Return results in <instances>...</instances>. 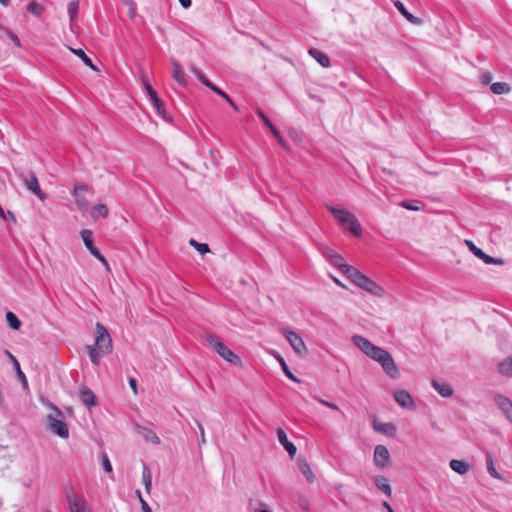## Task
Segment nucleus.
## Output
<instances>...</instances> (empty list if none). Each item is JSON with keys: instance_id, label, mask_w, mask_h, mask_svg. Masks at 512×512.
Instances as JSON below:
<instances>
[{"instance_id": "obj_48", "label": "nucleus", "mask_w": 512, "mask_h": 512, "mask_svg": "<svg viewBox=\"0 0 512 512\" xmlns=\"http://www.w3.org/2000/svg\"><path fill=\"white\" fill-rule=\"evenodd\" d=\"M256 113L267 128L272 125L271 121L265 116V114L260 109H257Z\"/></svg>"}, {"instance_id": "obj_44", "label": "nucleus", "mask_w": 512, "mask_h": 512, "mask_svg": "<svg viewBox=\"0 0 512 512\" xmlns=\"http://www.w3.org/2000/svg\"><path fill=\"white\" fill-rule=\"evenodd\" d=\"M213 92L221 96L229 105H233V100L221 89H219L217 86H213L211 89Z\"/></svg>"}, {"instance_id": "obj_25", "label": "nucleus", "mask_w": 512, "mask_h": 512, "mask_svg": "<svg viewBox=\"0 0 512 512\" xmlns=\"http://www.w3.org/2000/svg\"><path fill=\"white\" fill-rule=\"evenodd\" d=\"M486 466H487V471L491 477H493L495 479L506 481V479L496 470L495 464H494V459L491 455H487V457H486Z\"/></svg>"}, {"instance_id": "obj_21", "label": "nucleus", "mask_w": 512, "mask_h": 512, "mask_svg": "<svg viewBox=\"0 0 512 512\" xmlns=\"http://www.w3.org/2000/svg\"><path fill=\"white\" fill-rule=\"evenodd\" d=\"M308 53L322 66V67H329L330 66V60L327 54L324 52L316 49L311 48L309 49Z\"/></svg>"}, {"instance_id": "obj_12", "label": "nucleus", "mask_w": 512, "mask_h": 512, "mask_svg": "<svg viewBox=\"0 0 512 512\" xmlns=\"http://www.w3.org/2000/svg\"><path fill=\"white\" fill-rule=\"evenodd\" d=\"M494 400L505 418L512 423V401L502 395H496Z\"/></svg>"}, {"instance_id": "obj_33", "label": "nucleus", "mask_w": 512, "mask_h": 512, "mask_svg": "<svg viewBox=\"0 0 512 512\" xmlns=\"http://www.w3.org/2000/svg\"><path fill=\"white\" fill-rule=\"evenodd\" d=\"M478 258L481 259L485 264L503 265L505 263L504 259L494 258V257L486 254L484 251H482V255L479 256Z\"/></svg>"}, {"instance_id": "obj_1", "label": "nucleus", "mask_w": 512, "mask_h": 512, "mask_svg": "<svg viewBox=\"0 0 512 512\" xmlns=\"http://www.w3.org/2000/svg\"><path fill=\"white\" fill-rule=\"evenodd\" d=\"M354 345H356L366 356L378 362L386 374L392 379H396L398 377L399 370L388 351L372 344L368 339L358 335H354Z\"/></svg>"}, {"instance_id": "obj_34", "label": "nucleus", "mask_w": 512, "mask_h": 512, "mask_svg": "<svg viewBox=\"0 0 512 512\" xmlns=\"http://www.w3.org/2000/svg\"><path fill=\"white\" fill-rule=\"evenodd\" d=\"M27 11L35 16H41V14L44 11V8L38 2L31 1L27 6Z\"/></svg>"}, {"instance_id": "obj_19", "label": "nucleus", "mask_w": 512, "mask_h": 512, "mask_svg": "<svg viewBox=\"0 0 512 512\" xmlns=\"http://www.w3.org/2000/svg\"><path fill=\"white\" fill-rule=\"evenodd\" d=\"M449 467L456 473L460 474V475H465L467 474L470 469H471V466L469 463H467L466 461H463V460H457V459H453L449 462Z\"/></svg>"}, {"instance_id": "obj_3", "label": "nucleus", "mask_w": 512, "mask_h": 512, "mask_svg": "<svg viewBox=\"0 0 512 512\" xmlns=\"http://www.w3.org/2000/svg\"><path fill=\"white\" fill-rule=\"evenodd\" d=\"M44 404L50 410V412L46 416V425L48 429L61 438H68L69 429L64 421L63 412L49 401H45Z\"/></svg>"}, {"instance_id": "obj_43", "label": "nucleus", "mask_w": 512, "mask_h": 512, "mask_svg": "<svg viewBox=\"0 0 512 512\" xmlns=\"http://www.w3.org/2000/svg\"><path fill=\"white\" fill-rule=\"evenodd\" d=\"M10 358L13 360V362H14V364H15V366H16L19 381H21V382H22V384H27L26 376H25V374L21 371V369H20V365H19V363H18L17 359H16L13 355H11V354H10Z\"/></svg>"}, {"instance_id": "obj_64", "label": "nucleus", "mask_w": 512, "mask_h": 512, "mask_svg": "<svg viewBox=\"0 0 512 512\" xmlns=\"http://www.w3.org/2000/svg\"><path fill=\"white\" fill-rule=\"evenodd\" d=\"M0 3H1L3 6L7 7V6L9 5V0H0Z\"/></svg>"}, {"instance_id": "obj_57", "label": "nucleus", "mask_w": 512, "mask_h": 512, "mask_svg": "<svg viewBox=\"0 0 512 512\" xmlns=\"http://www.w3.org/2000/svg\"><path fill=\"white\" fill-rule=\"evenodd\" d=\"M430 426L436 432H443L442 429L439 427V425L437 424L436 421H431L430 422Z\"/></svg>"}, {"instance_id": "obj_54", "label": "nucleus", "mask_w": 512, "mask_h": 512, "mask_svg": "<svg viewBox=\"0 0 512 512\" xmlns=\"http://www.w3.org/2000/svg\"><path fill=\"white\" fill-rule=\"evenodd\" d=\"M129 16L133 18L135 16L136 7L132 0H129Z\"/></svg>"}, {"instance_id": "obj_40", "label": "nucleus", "mask_w": 512, "mask_h": 512, "mask_svg": "<svg viewBox=\"0 0 512 512\" xmlns=\"http://www.w3.org/2000/svg\"><path fill=\"white\" fill-rule=\"evenodd\" d=\"M192 71L196 74V76L198 77V79L208 88L212 89V87L214 86V84L209 80L207 79V77L202 74L200 71H198L196 68H192Z\"/></svg>"}, {"instance_id": "obj_24", "label": "nucleus", "mask_w": 512, "mask_h": 512, "mask_svg": "<svg viewBox=\"0 0 512 512\" xmlns=\"http://www.w3.org/2000/svg\"><path fill=\"white\" fill-rule=\"evenodd\" d=\"M394 6L397 8V10L411 23L417 24L420 22V20L412 15L404 6V4L397 0L394 2Z\"/></svg>"}, {"instance_id": "obj_37", "label": "nucleus", "mask_w": 512, "mask_h": 512, "mask_svg": "<svg viewBox=\"0 0 512 512\" xmlns=\"http://www.w3.org/2000/svg\"><path fill=\"white\" fill-rule=\"evenodd\" d=\"M140 78H141V82H142V84H143V86H144L148 96H150L152 93L156 92L152 88V86L150 85V83H149V81L147 79V76H146V74L143 71H141V73H140Z\"/></svg>"}, {"instance_id": "obj_23", "label": "nucleus", "mask_w": 512, "mask_h": 512, "mask_svg": "<svg viewBox=\"0 0 512 512\" xmlns=\"http://www.w3.org/2000/svg\"><path fill=\"white\" fill-rule=\"evenodd\" d=\"M150 101L152 103V106L156 110L157 114L160 115L163 119H168L166 116L164 104L162 100L158 97L157 93H152L150 96Z\"/></svg>"}, {"instance_id": "obj_50", "label": "nucleus", "mask_w": 512, "mask_h": 512, "mask_svg": "<svg viewBox=\"0 0 512 512\" xmlns=\"http://www.w3.org/2000/svg\"><path fill=\"white\" fill-rule=\"evenodd\" d=\"M492 80V75L489 73V72H486L484 73L482 76H481V83L483 85H487L491 82Z\"/></svg>"}, {"instance_id": "obj_61", "label": "nucleus", "mask_w": 512, "mask_h": 512, "mask_svg": "<svg viewBox=\"0 0 512 512\" xmlns=\"http://www.w3.org/2000/svg\"><path fill=\"white\" fill-rule=\"evenodd\" d=\"M320 402H321L322 404H324V405H326V406H328V407L332 408V409H337V407H336L334 404L330 403V402H326V401H323V400H321Z\"/></svg>"}, {"instance_id": "obj_22", "label": "nucleus", "mask_w": 512, "mask_h": 512, "mask_svg": "<svg viewBox=\"0 0 512 512\" xmlns=\"http://www.w3.org/2000/svg\"><path fill=\"white\" fill-rule=\"evenodd\" d=\"M375 485L380 491H382L388 497H391V494H392L391 485L389 483V480L385 476H382V475L377 476L375 478Z\"/></svg>"}, {"instance_id": "obj_17", "label": "nucleus", "mask_w": 512, "mask_h": 512, "mask_svg": "<svg viewBox=\"0 0 512 512\" xmlns=\"http://www.w3.org/2000/svg\"><path fill=\"white\" fill-rule=\"evenodd\" d=\"M373 428L376 432L382 433L389 437H393L396 433V427L392 423L374 421Z\"/></svg>"}, {"instance_id": "obj_41", "label": "nucleus", "mask_w": 512, "mask_h": 512, "mask_svg": "<svg viewBox=\"0 0 512 512\" xmlns=\"http://www.w3.org/2000/svg\"><path fill=\"white\" fill-rule=\"evenodd\" d=\"M101 464L106 473L112 472V465L110 463L108 455L105 452H103L101 455Z\"/></svg>"}, {"instance_id": "obj_5", "label": "nucleus", "mask_w": 512, "mask_h": 512, "mask_svg": "<svg viewBox=\"0 0 512 512\" xmlns=\"http://www.w3.org/2000/svg\"><path fill=\"white\" fill-rule=\"evenodd\" d=\"M207 341L214 351L227 362L233 365H240V357L237 356L232 350H230L224 343L213 336H208Z\"/></svg>"}, {"instance_id": "obj_28", "label": "nucleus", "mask_w": 512, "mask_h": 512, "mask_svg": "<svg viewBox=\"0 0 512 512\" xmlns=\"http://www.w3.org/2000/svg\"><path fill=\"white\" fill-rule=\"evenodd\" d=\"M499 372L508 377H512V355L499 363Z\"/></svg>"}, {"instance_id": "obj_32", "label": "nucleus", "mask_w": 512, "mask_h": 512, "mask_svg": "<svg viewBox=\"0 0 512 512\" xmlns=\"http://www.w3.org/2000/svg\"><path fill=\"white\" fill-rule=\"evenodd\" d=\"M6 320L8 325L14 329L18 330L21 327V321L18 319V317L11 311L6 313Z\"/></svg>"}, {"instance_id": "obj_16", "label": "nucleus", "mask_w": 512, "mask_h": 512, "mask_svg": "<svg viewBox=\"0 0 512 512\" xmlns=\"http://www.w3.org/2000/svg\"><path fill=\"white\" fill-rule=\"evenodd\" d=\"M81 238L86 246V248L89 250V252L94 255H99L98 248L95 247L94 241H93V233L91 230L84 229L81 231Z\"/></svg>"}, {"instance_id": "obj_2", "label": "nucleus", "mask_w": 512, "mask_h": 512, "mask_svg": "<svg viewBox=\"0 0 512 512\" xmlns=\"http://www.w3.org/2000/svg\"><path fill=\"white\" fill-rule=\"evenodd\" d=\"M112 349V339L107 329L101 323H97L95 343L92 346H87L91 362L94 365H99L100 358L110 353Z\"/></svg>"}, {"instance_id": "obj_7", "label": "nucleus", "mask_w": 512, "mask_h": 512, "mask_svg": "<svg viewBox=\"0 0 512 512\" xmlns=\"http://www.w3.org/2000/svg\"><path fill=\"white\" fill-rule=\"evenodd\" d=\"M324 253L331 265L338 268L339 271L342 272L343 275H346L348 279H351V267L344 261L340 254L329 248H327Z\"/></svg>"}, {"instance_id": "obj_55", "label": "nucleus", "mask_w": 512, "mask_h": 512, "mask_svg": "<svg viewBox=\"0 0 512 512\" xmlns=\"http://www.w3.org/2000/svg\"><path fill=\"white\" fill-rule=\"evenodd\" d=\"M184 9H188L192 5V0H178Z\"/></svg>"}, {"instance_id": "obj_46", "label": "nucleus", "mask_w": 512, "mask_h": 512, "mask_svg": "<svg viewBox=\"0 0 512 512\" xmlns=\"http://www.w3.org/2000/svg\"><path fill=\"white\" fill-rule=\"evenodd\" d=\"M6 35L15 43L16 46L20 47L21 43L16 34H14L11 30L5 29Z\"/></svg>"}, {"instance_id": "obj_15", "label": "nucleus", "mask_w": 512, "mask_h": 512, "mask_svg": "<svg viewBox=\"0 0 512 512\" xmlns=\"http://www.w3.org/2000/svg\"><path fill=\"white\" fill-rule=\"evenodd\" d=\"M171 64L173 67L172 78L175 81H177L179 85L185 87L187 85V79H186V74L183 71L182 67L174 58H171Z\"/></svg>"}, {"instance_id": "obj_45", "label": "nucleus", "mask_w": 512, "mask_h": 512, "mask_svg": "<svg viewBox=\"0 0 512 512\" xmlns=\"http://www.w3.org/2000/svg\"><path fill=\"white\" fill-rule=\"evenodd\" d=\"M87 190H88V186L86 184H83V183L77 184L74 187L73 196L78 197L81 193L86 192Z\"/></svg>"}, {"instance_id": "obj_6", "label": "nucleus", "mask_w": 512, "mask_h": 512, "mask_svg": "<svg viewBox=\"0 0 512 512\" xmlns=\"http://www.w3.org/2000/svg\"><path fill=\"white\" fill-rule=\"evenodd\" d=\"M66 501L70 512H92L84 496L75 493L73 490L66 493Z\"/></svg>"}, {"instance_id": "obj_30", "label": "nucleus", "mask_w": 512, "mask_h": 512, "mask_svg": "<svg viewBox=\"0 0 512 512\" xmlns=\"http://www.w3.org/2000/svg\"><path fill=\"white\" fill-rule=\"evenodd\" d=\"M91 216L93 219L99 217L106 218L108 216V208L105 204H99L92 208Z\"/></svg>"}, {"instance_id": "obj_29", "label": "nucleus", "mask_w": 512, "mask_h": 512, "mask_svg": "<svg viewBox=\"0 0 512 512\" xmlns=\"http://www.w3.org/2000/svg\"><path fill=\"white\" fill-rule=\"evenodd\" d=\"M490 89L494 94L497 95L506 94L511 91V87L505 82H495L491 84Z\"/></svg>"}, {"instance_id": "obj_51", "label": "nucleus", "mask_w": 512, "mask_h": 512, "mask_svg": "<svg viewBox=\"0 0 512 512\" xmlns=\"http://www.w3.org/2000/svg\"><path fill=\"white\" fill-rule=\"evenodd\" d=\"M282 366H283V369L286 373V375L294 382H298V379L290 372V370H288V367L287 365L285 364L284 361H282Z\"/></svg>"}, {"instance_id": "obj_53", "label": "nucleus", "mask_w": 512, "mask_h": 512, "mask_svg": "<svg viewBox=\"0 0 512 512\" xmlns=\"http://www.w3.org/2000/svg\"><path fill=\"white\" fill-rule=\"evenodd\" d=\"M362 233V228H361V225L359 222H357L355 219H354V237L355 236H360Z\"/></svg>"}, {"instance_id": "obj_18", "label": "nucleus", "mask_w": 512, "mask_h": 512, "mask_svg": "<svg viewBox=\"0 0 512 512\" xmlns=\"http://www.w3.org/2000/svg\"><path fill=\"white\" fill-rule=\"evenodd\" d=\"M136 431L139 435H141L147 442H150L152 444H159L160 443V439L159 437L156 435V433L154 431H152L151 429L147 428V427H143V426H139L137 425L136 426Z\"/></svg>"}, {"instance_id": "obj_39", "label": "nucleus", "mask_w": 512, "mask_h": 512, "mask_svg": "<svg viewBox=\"0 0 512 512\" xmlns=\"http://www.w3.org/2000/svg\"><path fill=\"white\" fill-rule=\"evenodd\" d=\"M401 205L405 209L411 210V211H419L421 209V206H420L421 202L420 201H411V202L404 201V202H402Z\"/></svg>"}, {"instance_id": "obj_13", "label": "nucleus", "mask_w": 512, "mask_h": 512, "mask_svg": "<svg viewBox=\"0 0 512 512\" xmlns=\"http://www.w3.org/2000/svg\"><path fill=\"white\" fill-rule=\"evenodd\" d=\"M397 403L408 410H414L416 408L415 402L412 396L405 390H398L394 394Z\"/></svg>"}, {"instance_id": "obj_9", "label": "nucleus", "mask_w": 512, "mask_h": 512, "mask_svg": "<svg viewBox=\"0 0 512 512\" xmlns=\"http://www.w3.org/2000/svg\"><path fill=\"white\" fill-rule=\"evenodd\" d=\"M18 176L24 182L29 191L35 194L41 201L45 200L46 195L41 190L38 179L33 172H30L28 175H25L23 172H21L18 174Z\"/></svg>"}, {"instance_id": "obj_36", "label": "nucleus", "mask_w": 512, "mask_h": 512, "mask_svg": "<svg viewBox=\"0 0 512 512\" xmlns=\"http://www.w3.org/2000/svg\"><path fill=\"white\" fill-rule=\"evenodd\" d=\"M190 245L193 246L198 252L201 254L208 253L210 251L209 247L205 243H198L196 240L191 239L189 241Z\"/></svg>"}, {"instance_id": "obj_31", "label": "nucleus", "mask_w": 512, "mask_h": 512, "mask_svg": "<svg viewBox=\"0 0 512 512\" xmlns=\"http://www.w3.org/2000/svg\"><path fill=\"white\" fill-rule=\"evenodd\" d=\"M299 470L305 476L308 482L312 483L314 481V474L306 461L299 462Z\"/></svg>"}, {"instance_id": "obj_35", "label": "nucleus", "mask_w": 512, "mask_h": 512, "mask_svg": "<svg viewBox=\"0 0 512 512\" xmlns=\"http://www.w3.org/2000/svg\"><path fill=\"white\" fill-rule=\"evenodd\" d=\"M79 8V1L78 0H71V2L68 4V14L70 16V20L74 21L77 16V11Z\"/></svg>"}, {"instance_id": "obj_59", "label": "nucleus", "mask_w": 512, "mask_h": 512, "mask_svg": "<svg viewBox=\"0 0 512 512\" xmlns=\"http://www.w3.org/2000/svg\"><path fill=\"white\" fill-rule=\"evenodd\" d=\"M383 507L388 511V512H394V510L392 509V507L390 506V504L388 502H383Z\"/></svg>"}, {"instance_id": "obj_52", "label": "nucleus", "mask_w": 512, "mask_h": 512, "mask_svg": "<svg viewBox=\"0 0 512 512\" xmlns=\"http://www.w3.org/2000/svg\"><path fill=\"white\" fill-rule=\"evenodd\" d=\"M94 257H96L99 261H101V263L105 266V268L110 271V266L107 262V260L105 259V257L99 252V255H94Z\"/></svg>"}, {"instance_id": "obj_14", "label": "nucleus", "mask_w": 512, "mask_h": 512, "mask_svg": "<svg viewBox=\"0 0 512 512\" xmlns=\"http://www.w3.org/2000/svg\"><path fill=\"white\" fill-rule=\"evenodd\" d=\"M277 437L280 444L284 447V449L287 451L289 456L293 458L296 455L297 448L296 446L288 440V437L283 429L277 430Z\"/></svg>"}, {"instance_id": "obj_11", "label": "nucleus", "mask_w": 512, "mask_h": 512, "mask_svg": "<svg viewBox=\"0 0 512 512\" xmlns=\"http://www.w3.org/2000/svg\"><path fill=\"white\" fill-rule=\"evenodd\" d=\"M374 464L379 468H387L391 466V458L389 450L383 446L378 445L374 449Z\"/></svg>"}, {"instance_id": "obj_27", "label": "nucleus", "mask_w": 512, "mask_h": 512, "mask_svg": "<svg viewBox=\"0 0 512 512\" xmlns=\"http://www.w3.org/2000/svg\"><path fill=\"white\" fill-rule=\"evenodd\" d=\"M142 483L145 486L147 493L151 492L152 489V474L150 469L144 464L142 470Z\"/></svg>"}, {"instance_id": "obj_56", "label": "nucleus", "mask_w": 512, "mask_h": 512, "mask_svg": "<svg viewBox=\"0 0 512 512\" xmlns=\"http://www.w3.org/2000/svg\"><path fill=\"white\" fill-rule=\"evenodd\" d=\"M269 130L272 132V134L278 139L281 137L279 131L274 127V125L272 124L271 126L268 127Z\"/></svg>"}, {"instance_id": "obj_42", "label": "nucleus", "mask_w": 512, "mask_h": 512, "mask_svg": "<svg viewBox=\"0 0 512 512\" xmlns=\"http://www.w3.org/2000/svg\"><path fill=\"white\" fill-rule=\"evenodd\" d=\"M465 245L469 248V250L478 258L482 255V249L478 248L473 241L471 240H465Z\"/></svg>"}, {"instance_id": "obj_47", "label": "nucleus", "mask_w": 512, "mask_h": 512, "mask_svg": "<svg viewBox=\"0 0 512 512\" xmlns=\"http://www.w3.org/2000/svg\"><path fill=\"white\" fill-rule=\"evenodd\" d=\"M76 204L80 210H86L87 209V201L82 198L80 195L78 197H75Z\"/></svg>"}, {"instance_id": "obj_10", "label": "nucleus", "mask_w": 512, "mask_h": 512, "mask_svg": "<svg viewBox=\"0 0 512 512\" xmlns=\"http://www.w3.org/2000/svg\"><path fill=\"white\" fill-rule=\"evenodd\" d=\"M327 208L344 229L352 232V217L349 211L330 205Z\"/></svg>"}, {"instance_id": "obj_63", "label": "nucleus", "mask_w": 512, "mask_h": 512, "mask_svg": "<svg viewBox=\"0 0 512 512\" xmlns=\"http://www.w3.org/2000/svg\"><path fill=\"white\" fill-rule=\"evenodd\" d=\"M200 428V431H201V436H200V439H201V443H205V437H204V430L201 426H199Z\"/></svg>"}, {"instance_id": "obj_49", "label": "nucleus", "mask_w": 512, "mask_h": 512, "mask_svg": "<svg viewBox=\"0 0 512 512\" xmlns=\"http://www.w3.org/2000/svg\"><path fill=\"white\" fill-rule=\"evenodd\" d=\"M140 505L142 512H152L149 504L143 499V497H140Z\"/></svg>"}, {"instance_id": "obj_62", "label": "nucleus", "mask_w": 512, "mask_h": 512, "mask_svg": "<svg viewBox=\"0 0 512 512\" xmlns=\"http://www.w3.org/2000/svg\"><path fill=\"white\" fill-rule=\"evenodd\" d=\"M277 140H278V143H279L283 148H285V149L287 148V146H286V142L283 140V138H282V137L278 138Z\"/></svg>"}, {"instance_id": "obj_8", "label": "nucleus", "mask_w": 512, "mask_h": 512, "mask_svg": "<svg viewBox=\"0 0 512 512\" xmlns=\"http://www.w3.org/2000/svg\"><path fill=\"white\" fill-rule=\"evenodd\" d=\"M283 334L299 356H306L308 354V349L300 335L288 329H284Z\"/></svg>"}, {"instance_id": "obj_58", "label": "nucleus", "mask_w": 512, "mask_h": 512, "mask_svg": "<svg viewBox=\"0 0 512 512\" xmlns=\"http://www.w3.org/2000/svg\"><path fill=\"white\" fill-rule=\"evenodd\" d=\"M6 214V220L7 219H10L12 222H16V218H15V215L11 212V211H7L5 212Z\"/></svg>"}, {"instance_id": "obj_60", "label": "nucleus", "mask_w": 512, "mask_h": 512, "mask_svg": "<svg viewBox=\"0 0 512 512\" xmlns=\"http://www.w3.org/2000/svg\"><path fill=\"white\" fill-rule=\"evenodd\" d=\"M331 279L338 285V286H341L343 288H347V286H345L343 283H341L336 277L334 276H331Z\"/></svg>"}, {"instance_id": "obj_20", "label": "nucleus", "mask_w": 512, "mask_h": 512, "mask_svg": "<svg viewBox=\"0 0 512 512\" xmlns=\"http://www.w3.org/2000/svg\"><path fill=\"white\" fill-rule=\"evenodd\" d=\"M80 398L82 403L88 408L95 406L97 404L95 394L88 388H83L80 391Z\"/></svg>"}, {"instance_id": "obj_38", "label": "nucleus", "mask_w": 512, "mask_h": 512, "mask_svg": "<svg viewBox=\"0 0 512 512\" xmlns=\"http://www.w3.org/2000/svg\"><path fill=\"white\" fill-rule=\"evenodd\" d=\"M435 390L443 397H450L453 394L451 386H433Z\"/></svg>"}, {"instance_id": "obj_4", "label": "nucleus", "mask_w": 512, "mask_h": 512, "mask_svg": "<svg viewBox=\"0 0 512 512\" xmlns=\"http://www.w3.org/2000/svg\"><path fill=\"white\" fill-rule=\"evenodd\" d=\"M354 285L374 297H381L384 295V290L379 284L357 269H354Z\"/></svg>"}, {"instance_id": "obj_26", "label": "nucleus", "mask_w": 512, "mask_h": 512, "mask_svg": "<svg viewBox=\"0 0 512 512\" xmlns=\"http://www.w3.org/2000/svg\"><path fill=\"white\" fill-rule=\"evenodd\" d=\"M69 50L75 54L76 56H78L82 61L83 63L88 66L89 68H91L92 70L94 71H98V68L96 66L93 65L91 59L85 54V52L82 50V49H75V48H71L69 47Z\"/></svg>"}]
</instances>
